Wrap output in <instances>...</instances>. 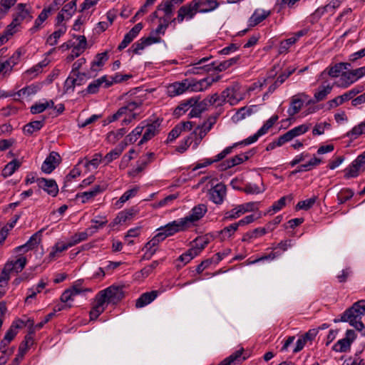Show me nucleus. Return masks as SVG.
<instances>
[{"label":"nucleus","mask_w":365,"mask_h":365,"mask_svg":"<svg viewBox=\"0 0 365 365\" xmlns=\"http://www.w3.org/2000/svg\"><path fill=\"white\" fill-rule=\"evenodd\" d=\"M364 315L365 299H361L354 303L350 308L347 309L341 314L340 319H334V322H349L356 330L361 331L364 328V325L361 322V318Z\"/></svg>","instance_id":"f257e3e1"},{"label":"nucleus","mask_w":365,"mask_h":365,"mask_svg":"<svg viewBox=\"0 0 365 365\" xmlns=\"http://www.w3.org/2000/svg\"><path fill=\"white\" fill-rule=\"evenodd\" d=\"M364 315L365 299H361L354 303L350 308L347 309L341 314L340 319H334V322H349L356 330L361 331L364 328V325L361 322V318Z\"/></svg>","instance_id":"f03ea898"},{"label":"nucleus","mask_w":365,"mask_h":365,"mask_svg":"<svg viewBox=\"0 0 365 365\" xmlns=\"http://www.w3.org/2000/svg\"><path fill=\"white\" fill-rule=\"evenodd\" d=\"M208 109L210 106H215L216 107L221 106L223 103L227 101L231 105L236 103L237 100L234 97L233 89H225L222 92L221 96L215 93L211 96H207L202 100Z\"/></svg>","instance_id":"7ed1b4c3"},{"label":"nucleus","mask_w":365,"mask_h":365,"mask_svg":"<svg viewBox=\"0 0 365 365\" xmlns=\"http://www.w3.org/2000/svg\"><path fill=\"white\" fill-rule=\"evenodd\" d=\"M197 3L194 0L181 6L177 11V16L172 19L171 22L176 24H182L184 21H189L194 19L198 13L197 9Z\"/></svg>","instance_id":"20e7f679"},{"label":"nucleus","mask_w":365,"mask_h":365,"mask_svg":"<svg viewBox=\"0 0 365 365\" xmlns=\"http://www.w3.org/2000/svg\"><path fill=\"white\" fill-rule=\"evenodd\" d=\"M16 9V14L11 24L8 26V29L6 31L9 35H13V34L16 32V30L13 31L15 27L20 26L23 22L31 21L33 18L30 9L27 8L26 4H19Z\"/></svg>","instance_id":"39448f33"},{"label":"nucleus","mask_w":365,"mask_h":365,"mask_svg":"<svg viewBox=\"0 0 365 365\" xmlns=\"http://www.w3.org/2000/svg\"><path fill=\"white\" fill-rule=\"evenodd\" d=\"M216 121V116H210L202 125L197 126L193 132L191 133L192 135L195 137L194 145H192L194 149H196L198 147L202 140L212 129Z\"/></svg>","instance_id":"423d86ee"},{"label":"nucleus","mask_w":365,"mask_h":365,"mask_svg":"<svg viewBox=\"0 0 365 365\" xmlns=\"http://www.w3.org/2000/svg\"><path fill=\"white\" fill-rule=\"evenodd\" d=\"M141 103L140 101H130L125 106L120 108L116 113L107 117L106 122L110 123L120 118L128 116L129 114L138 113L136 110L140 108Z\"/></svg>","instance_id":"0eeeda50"},{"label":"nucleus","mask_w":365,"mask_h":365,"mask_svg":"<svg viewBox=\"0 0 365 365\" xmlns=\"http://www.w3.org/2000/svg\"><path fill=\"white\" fill-rule=\"evenodd\" d=\"M351 66V64L349 62H340L330 64L322 72H321L319 76V80L325 79L327 76H330L331 78H340L341 74L344 71V70H348Z\"/></svg>","instance_id":"6e6552de"},{"label":"nucleus","mask_w":365,"mask_h":365,"mask_svg":"<svg viewBox=\"0 0 365 365\" xmlns=\"http://www.w3.org/2000/svg\"><path fill=\"white\" fill-rule=\"evenodd\" d=\"M109 304L105 294H103L102 291H100L96 295L92 309L90 311L91 320L96 319L104 312Z\"/></svg>","instance_id":"1a4fd4ad"},{"label":"nucleus","mask_w":365,"mask_h":365,"mask_svg":"<svg viewBox=\"0 0 365 365\" xmlns=\"http://www.w3.org/2000/svg\"><path fill=\"white\" fill-rule=\"evenodd\" d=\"M255 207V205L254 202L238 205L232 210L225 212L223 220L227 221L237 219L246 212L253 211Z\"/></svg>","instance_id":"9d476101"},{"label":"nucleus","mask_w":365,"mask_h":365,"mask_svg":"<svg viewBox=\"0 0 365 365\" xmlns=\"http://www.w3.org/2000/svg\"><path fill=\"white\" fill-rule=\"evenodd\" d=\"M207 211V206L204 204H199L195 206L190 212L189 215L186 217L181 218L186 225L187 228H189L193 225L196 222L200 220L204 217Z\"/></svg>","instance_id":"9b49d317"},{"label":"nucleus","mask_w":365,"mask_h":365,"mask_svg":"<svg viewBox=\"0 0 365 365\" xmlns=\"http://www.w3.org/2000/svg\"><path fill=\"white\" fill-rule=\"evenodd\" d=\"M309 96L305 93H300L293 96L291 98L290 106L287 110L289 115L294 116L298 113L303 106L304 101L307 100Z\"/></svg>","instance_id":"f8f14e48"},{"label":"nucleus","mask_w":365,"mask_h":365,"mask_svg":"<svg viewBox=\"0 0 365 365\" xmlns=\"http://www.w3.org/2000/svg\"><path fill=\"white\" fill-rule=\"evenodd\" d=\"M101 291L110 304H116L123 297V289L119 286L111 285Z\"/></svg>","instance_id":"ddd939ff"},{"label":"nucleus","mask_w":365,"mask_h":365,"mask_svg":"<svg viewBox=\"0 0 365 365\" xmlns=\"http://www.w3.org/2000/svg\"><path fill=\"white\" fill-rule=\"evenodd\" d=\"M60 155L56 152L50 153L49 155L45 159L41 165V170L46 173H51L61 163Z\"/></svg>","instance_id":"4468645a"},{"label":"nucleus","mask_w":365,"mask_h":365,"mask_svg":"<svg viewBox=\"0 0 365 365\" xmlns=\"http://www.w3.org/2000/svg\"><path fill=\"white\" fill-rule=\"evenodd\" d=\"M182 220L178 219L171 222L168 223L164 227H161L158 230H163L167 237L173 235L174 234L187 230Z\"/></svg>","instance_id":"2eb2a0df"},{"label":"nucleus","mask_w":365,"mask_h":365,"mask_svg":"<svg viewBox=\"0 0 365 365\" xmlns=\"http://www.w3.org/2000/svg\"><path fill=\"white\" fill-rule=\"evenodd\" d=\"M190 88L187 80L182 82L176 81L167 86V94L170 97H175L183 94Z\"/></svg>","instance_id":"dca6fc26"},{"label":"nucleus","mask_w":365,"mask_h":365,"mask_svg":"<svg viewBox=\"0 0 365 365\" xmlns=\"http://www.w3.org/2000/svg\"><path fill=\"white\" fill-rule=\"evenodd\" d=\"M333 85L331 83H322L318 87L314 93V99H309L308 104L314 103L325 100L327 96L331 92Z\"/></svg>","instance_id":"f3484780"},{"label":"nucleus","mask_w":365,"mask_h":365,"mask_svg":"<svg viewBox=\"0 0 365 365\" xmlns=\"http://www.w3.org/2000/svg\"><path fill=\"white\" fill-rule=\"evenodd\" d=\"M143 29V24L138 23L135 24L125 36L121 43L118 46V50L122 51L126 48L134 38L137 37Z\"/></svg>","instance_id":"a211bd4d"},{"label":"nucleus","mask_w":365,"mask_h":365,"mask_svg":"<svg viewBox=\"0 0 365 365\" xmlns=\"http://www.w3.org/2000/svg\"><path fill=\"white\" fill-rule=\"evenodd\" d=\"M41 234L40 232H37L34 234L24 245L16 247L14 249V252H20L23 251L24 252H26L29 250H31L38 246V245L41 242Z\"/></svg>","instance_id":"6ab92c4d"},{"label":"nucleus","mask_w":365,"mask_h":365,"mask_svg":"<svg viewBox=\"0 0 365 365\" xmlns=\"http://www.w3.org/2000/svg\"><path fill=\"white\" fill-rule=\"evenodd\" d=\"M356 81L357 80L356 79L352 70L349 68L348 70H344V71L341 74L340 78L336 82V85L341 88H347Z\"/></svg>","instance_id":"aec40b11"},{"label":"nucleus","mask_w":365,"mask_h":365,"mask_svg":"<svg viewBox=\"0 0 365 365\" xmlns=\"http://www.w3.org/2000/svg\"><path fill=\"white\" fill-rule=\"evenodd\" d=\"M77 40L78 41V44L73 46L71 54L66 58L68 62H71L78 57L86 48L87 41L84 36H78Z\"/></svg>","instance_id":"412c9836"},{"label":"nucleus","mask_w":365,"mask_h":365,"mask_svg":"<svg viewBox=\"0 0 365 365\" xmlns=\"http://www.w3.org/2000/svg\"><path fill=\"white\" fill-rule=\"evenodd\" d=\"M197 2V9L198 13H210L217 9L220 3L217 0H194Z\"/></svg>","instance_id":"4be33fe9"},{"label":"nucleus","mask_w":365,"mask_h":365,"mask_svg":"<svg viewBox=\"0 0 365 365\" xmlns=\"http://www.w3.org/2000/svg\"><path fill=\"white\" fill-rule=\"evenodd\" d=\"M38 185L40 188L45 190L48 195L56 196L58 192V187L55 180H47L46 178H38L37 180Z\"/></svg>","instance_id":"5701e85b"},{"label":"nucleus","mask_w":365,"mask_h":365,"mask_svg":"<svg viewBox=\"0 0 365 365\" xmlns=\"http://www.w3.org/2000/svg\"><path fill=\"white\" fill-rule=\"evenodd\" d=\"M40 90V87L37 85L31 84L26 86L18 92L14 93H9L5 95L6 97L14 96L15 100H19L20 98H29L31 96L35 95Z\"/></svg>","instance_id":"b1692460"},{"label":"nucleus","mask_w":365,"mask_h":365,"mask_svg":"<svg viewBox=\"0 0 365 365\" xmlns=\"http://www.w3.org/2000/svg\"><path fill=\"white\" fill-rule=\"evenodd\" d=\"M210 199L215 204H221L226 195V187L222 183H218L210 190Z\"/></svg>","instance_id":"393cba45"},{"label":"nucleus","mask_w":365,"mask_h":365,"mask_svg":"<svg viewBox=\"0 0 365 365\" xmlns=\"http://www.w3.org/2000/svg\"><path fill=\"white\" fill-rule=\"evenodd\" d=\"M270 14V11H267L262 9H256L248 20L249 26L254 27L258 25L259 23L267 19Z\"/></svg>","instance_id":"a878e982"},{"label":"nucleus","mask_w":365,"mask_h":365,"mask_svg":"<svg viewBox=\"0 0 365 365\" xmlns=\"http://www.w3.org/2000/svg\"><path fill=\"white\" fill-rule=\"evenodd\" d=\"M365 165L356 158L352 163L346 169L345 177L347 178H356L359 173L364 171Z\"/></svg>","instance_id":"bb28decb"},{"label":"nucleus","mask_w":365,"mask_h":365,"mask_svg":"<svg viewBox=\"0 0 365 365\" xmlns=\"http://www.w3.org/2000/svg\"><path fill=\"white\" fill-rule=\"evenodd\" d=\"M137 213L138 210L134 207L123 210L118 214L110 225L114 227L116 225L124 223L131 220Z\"/></svg>","instance_id":"cd10ccee"},{"label":"nucleus","mask_w":365,"mask_h":365,"mask_svg":"<svg viewBox=\"0 0 365 365\" xmlns=\"http://www.w3.org/2000/svg\"><path fill=\"white\" fill-rule=\"evenodd\" d=\"M145 131L143 138L139 142V145H142L153 138L159 132V124L154 122L150 124L143 125Z\"/></svg>","instance_id":"c85d7f7f"},{"label":"nucleus","mask_w":365,"mask_h":365,"mask_svg":"<svg viewBox=\"0 0 365 365\" xmlns=\"http://www.w3.org/2000/svg\"><path fill=\"white\" fill-rule=\"evenodd\" d=\"M158 294L159 292L157 290H153L149 292L143 293L140 296L139 298L137 299L135 302V307L137 308H142L149 304L156 299Z\"/></svg>","instance_id":"c756f323"},{"label":"nucleus","mask_w":365,"mask_h":365,"mask_svg":"<svg viewBox=\"0 0 365 365\" xmlns=\"http://www.w3.org/2000/svg\"><path fill=\"white\" fill-rule=\"evenodd\" d=\"M254 154V152L252 150H250L248 152H246L245 153H241L239 155H237L232 158L229 159L226 162V168H230L235 165H240L243 162L247 160L251 156H252Z\"/></svg>","instance_id":"7c9ffc66"},{"label":"nucleus","mask_w":365,"mask_h":365,"mask_svg":"<svg viewBox=\"0 0 365 365\" xmlns=\"http://www.w3.org/2000/svg\"><path fill=\"white\" fill-rule=\"evenodd\" d=\"M126 148V143L120 142L115 148L112 149L103 158L106 164L111 163L113 160L117 159L123 152Z\"/></svg>","instance_id":"2f4dec72"},{"label":"nucleus","mask_w":365,"mask_h":365,"mask_svg":"<svg viewBox=\"0 0 365 365\" xmlns=\"http://www.w3.org/2000/svg\"><path fill=\"white\" fill-rule=\"evenodd\" d=\"M126 133L127 130L124 128L110 131L106 136V141L108 144L114 145L121 139Z\"/></svg>","instance_id":"473e14b6"},{"label":"nucleus","mask_w":365,"mask_h":365,"mask_svg":"<svg viewBox=\"0 0 365 365\" xmlns=\"http://www.w3.org/2000/svg\"><path fill=\"white\" fill-rule=\"evenodd\" d=\"M70 248L68 243H64L62 242H57L51 249V252L48 254V259L50 261L54 260L56 258L60 257V255L63 251Z\"/></svg>","instance_id":"72a5a7b5"},{"label":"nucleus","mask_w":365,"mask_h":365,"mask_svg":"<svg viewBox=\"0 0 365 365\" xmlns=\"http://www.w3.org/2000/svg\"><path fill=\"white\" fill-rule=\"evenodd\" d=\"M207 59L205 58L200 60L197 63H195L191 68H190L187 73L190 74H201L203 71L209 72L212 70V65H205L201 66L200 65L205 62Z\"/></svg>","instance_id":"f704fd0d"},{"label":"nucleus","mask_w":365,"mask_h":365,"mask_svg":"<svg viewBox=\"0 0 365 365\" xmlns=\"http://www.w3.org/2000/svg\"><path fill=\"white\" fill-rule=\"evenodd\" d=\"M49 62L50 61L46 58L38 63L34 65L31 68L28 69L25 72V74L27 75L29 78H33L39 73H41L42 72L43 68L48 66Z\"/></svg>","instance_id":"c9c22d12"},{"label":"nucleus","mask_w":365,"mask_h":365,"mask_svg":"<svg viewBox=\"0 0 365 365\" xmlns=\"http://www.w3.org/2000/svg\"><path fill=\"white\" fill-rule=\"evenodd\" d=\"M47 285L46 282L43 279H41L38 283L27 290V297H26L25 302H29L30 299H34L38 293H40Z\"/></svg>","instance_id":"e433bc0d"},{"label":"nucleus","mask_w":365,"mask_h":365,"mask_svg":"<svg viewBox=\"0 0 365 365\" xmlns=\"http://www.w3.org/2000/svg\"><path fill=\"white\" fill-rule=\"evenodd\" d=\"M26 258L24 256H20L16 260L8 261L6 264H11V271L12 272H21L26 264Z\"/></svg>","instance_id":"4c0bfd02"},{"label":"nucleus","mask_w":365,"mask_h":365,"mask_svg":"<svg viewBox=\"0 0 365 365\" xmlns=\"http://www.w3.org/2000/svg\"><path fill=\"white\" fill-rule=\"evenodd\" d=\"M363 134H365V120L353 127L351 130L346 133V136L350 140H354Z\"/></svg>","instance_id":"58836bf2"},{"label":"nucleus","mask_w":365,"mask_h":365,"mask_svg":"<svg viewBox=\"0 0 365 365\" xmlns=\"http://www.w3.org/2000/svg\"><path fill=\"white\" fill-rule=\"evenodd\" d=\"M196 102L197 98L194 97L184 101L175 109V115L180 116L184 114L190 108L191 109L192 106H193Z\"/></svg>","instance_id":"ea45409f"},{"label":"nucleus","mask_w":365,"mask_h":365,"mask_svg":"<svg viewBox=\"0 0 365 365\" xmlns=\"http://www.w3.org/2000/svg\"><path fill=\"white\" fill-rule=\"evenodd\" d=\"M143 123H141L138 126H137L131 133H130L125 138L122 140V143H125L126 146L128 144H131L135 143L137 139L140 136L144 130V126L143 125Z\"/></svg>","instance_id":"a19ab883"},{"label":"nucleus","mask_w":365,"mask_h":365,"mask_svg":"<svg viewBox=\"0 0 365 365\" xmlns=\"http://www.w3.org/2000/svg\"><path fill=\"white\" fill-rule=\"evenodd\" d=\"M104 190V188L101 187L99 185H96L94 187H93L90 190L83 192L81 195H78V197L82 198V202L85 203L90 199H92L95 196H96L100 192H103Z\"/></svg>","instance_id":"79ce46f5"},{"label":"nucleus","mask_w":365,"mask_h":365,"mask_svg":"<svg viewBox=\"0 0 365 365\" xmlns=\"http://www.w3.org/2000/svg\"><path fill=\"white\" fill-rule=\"evenodd\" d=\"M269 130V129L266 125H263L256 133L242 140V144H244V145H247L255 143L259 137L265 135Z\"/></svg>","instance_id":"37998d69"},{"label":"nucleus","mask_w":365,"mask_h":365,"mask_svg":"<svg viewBox=\"0 0 365 365\" xmlns=\"http://www.w3.org/2000/svg\"><path fill=\"white\" fill-rule=\"evenodd\" d=\"M52 8H44L38 15V18L35 20L34 26L31 28L33 32L37 31L41 25L46 20L48 15L50 14Z\"/></svg>","instance_id":"c03bdc74"},{"label":"nucleus","mask_w":365,"mask_h":365,"mask_svg":"<svg viewBox=\"0 0 365 365\" xmlns=\"http://www.w3.org/2000/svg\"><path fill=\"white\" fill-rule=\"evenodd\" d=\"M206 110H207V108L203 101H199V98H197V102L193 106H192L191 110L189 113V116L190 118L198 117L203 111Z\"/></svg>","instance_id":"a18cd8bd"},{"label":"nucleus","mask_w":365,"mask_h":365,"mask_svg":"<svg viewBox=\"0 0 365 365\" xmlns=\"http://www.w3.org/2000/svg\"><path fill=\"white\" fill-rule=\"evenodd\" d=\"M43 124L44 120L30 122L24 127V132L25 134L31 135L34 132L39 130Z\"/></svg>","instance_id":"49530a36"},{"label":"nucleus","mask_w":365,"mask_h":365,"mask_svg":"<svg viewBox=\"0 0 365 365\" xmlns=\"http://www.w3.org/2000/svg\"><path fill=\"white\" fill-rule=\"evenodd\" d=\"M108 60V52L105 51L101 53H98L95 59L91 63V69L93 71H96V67L101 68L103 66V65L106 63V62Z\"/></svg>","instance_id":"de8ad7c7"},{"label":"nucleus","mask_w":365,"mask_h":365,"mask_svg":"<svg viewBox=\"0 0 365 365\" xmlns=\"http://www.w3.org/2000/svg\"><path fill=\"white\" fill-rule=\"evenodd\" d=\"M238 227L237 224L232 223L225 227H224L220 232V236L222 240H226L227 239H230L232 237L235 232L237 230Z\"/></svg>","instance_id":"09e8293b"},{"label":"nucleus","mask_w":365,"mask_h":365,"mask_svg":"<svg viewBox=\"0 0 365 365\" xmlns=\"http://www.w3.org/2000/svg\"><path fill=\"white\" fill-rule=\"evenodd\" d=\"M138 191V187H134L125 191L119 198V200L115 202V206L118 208H120L126 201H128L130 198L135 196Z\"/></svg>","instance_id":"8fccbe9b"},{"label":"nucleus","mask_w":365,"mask_h":365,"mask_svg":"<svg viewBox=\"0 0 365 365\" xmlns=\"http://www.w3.org/2000/svg\"><path fill=\"white\" fill-rule=\"evenodd\" d=\"M66 28L64 25H61L58 30L55 31L51 36L47 38V43L50 46H54L57 44L58 40L60 37L66 33Z\"/></svg>","instance_id":"3c124183"},{"label":"nucleus","mask_w":365,"mask_h":365,"mask_svg":"<svg viewBox=\"0 0 365 365\" xmlns=\"http://www.w3.org/2000/svg\"><path fill=\"white\" fill-rule=\"evenodd\" d=\"M193 247L200 253L210 243V237L207 235L197 237L193 242Z\"/></svg>","instance_id":"603ef678"},{"label":"nucleus","mask_w":365,"mask_h":365,"mask_svg":"<svg viewBox=\"0 0 365 365\" xmlns=\"http://www.w3.org/2000/svg\"><path fill=\"white\" fill-rule=\"evenodd\" d=\"M21 165V163L14 160L9 163L3 169L2 175L5 178L11 176Z\"/></svg>","instance_id":"864d4df0"},{"label":"nucleus","mask_w":365,"mask_h":365,"mask_svg":"<svg viewBox=\"0 0 365 365\" xmlns=\"http://www.w3.org/2000/svg\"><path fill=\"white\" fill-rule=\"evenodd\" d=\"M174 6L168 0H163L158 6V11H163L164 16H172L173 13Z\"/></svg>","instance_id":"5fc2aeb1"},{"label":"nucleus","mask_w":365,"mask_h":365,"mask_svg":"<svg viewBox=\"0 0 365 365\" xmlns=\"http://www.w3.org/2000/svg\"><path fill=\"white\" fill-rule=\"evenodd\" d=\"M88 237V235L86 231L76 233L71 237V239L67 243L68 244V246L71 247L80 243L82 241H85L86 240H87Z\"/></svg>","instance_id":"6e6d98bb"},{"label":"nucleus","mask_w":365,"mask_h":365,"mask_svg":"<svg viewBox=\"0 0 365 365\" xmlns=\"http://www.w3.org/2000/svg\"><path fill=\"white\" fill-rule=\"evenodd\" d=\"M76 2L77 0H72L71 1L64 5V6L62 8L61 11L66 14L67 19H70L71 17L76 11Z\"/></svg>","instance_id":"4d7b16f0"},{"label":"nucleus","mask_w":365,"mask_h":365,"mask_svg":"<svg viewBox=\"0 0 365 365\" xmlns=\"http://www.w3.org/2000/svg\"><path fill=\"white\" fill-rule=\"evenodd\" d=\"M321 162V159L314 157L312 159H310L307 163L300 165L298 167V170L296 172L309 171L312 170L314 167L319 165Z\"/></svg>","instance_id":"13d9d810"},{"label":"nucleus","mask_w":365,"mask_h":365,"mask_svg":"<svg viewBox=\"0 0 365 365\" xmlns=\"http://www.w3.org/2000/svg\"><path fill=\"white\" fill-rule=\"evenodd\" d=\"M239 58H240L239 56H237V57H233L230 59L223 61L220 62L217 66H215V67L212 66V69H215V70H217L219 71H225L226 69L230 68L231 66L235 64L237 62V61L239 60Z\"/></svg>","instance_id":"bf43d9fd"},{"label":"nucleus","mask_w":365,"mask_h":365,"mask_svg":"<svg viewBox=\"0 0 365 365\" xmlns=\"http://www.w3.org/2000/svg\"><path fill=\"white\" fill-rule=\"evenodd\" d=\"M194 138L195 137L192 135V133H190L180 142L179 145L176 148V150L180 153H183L187 150L192 143H194Z\"/></svg>","instance_id":"052dcab7"},{"label":"nucleus","mask_w":365,"mask_h":365,"mask_svg":"<svg viewBox=\"0 0 365 365\" xmlns=\"http://www.w3.org/2000/svg\"><path fill=\"white\" fill-rule=\"evenodd\" d=\"M354 195V192L349 188L342 189L337 194V200L339 204H343L346 202L347 200H350Z\"/></svg>","instance_id":"680f3d73"},{"label":"nucleus","mask_w":365,"mask_h":365,"mask_svg":"<svg viewBox=\"0 0 365 365\" xmlns=\"http://www.w3.org/2000/svg\"><path fill=\"white\" fill-rule=\"evenodd\" d=\"M351 344L348 339H341L339 340L333 346V350L336 352H346L349 349Z\"/></svg>","instance_id":"e2e57ef3"},{"label":"nucleus","mask_w":365,"mask_h":365,"mask_svg":"<svg viewBox=\"0 0 365 365\" xmlns=\"http://www.w3.org/2000/svg\"><path fill=\"white\" fill-rule=\"evenodd\" d=\"M243 351L244 349L241 348L240 349L236 351L230 356L224 359L219 365H231V363L235 361H240Z\"/></svg>","instance_id":"0e129e2a"},{"label":"nucleus","mask_w":365,"mask_h":365,"mask_svg":"<svg viewBox=\"0 0 365 365\" xmlns=\"http://www.w3.org/2000/svg\"><path fill=\"white\" fill-rule=\"evenodd\" d=\"M292 197L290 195L288 196H284L281 197L277 201L274 202L272 207H270V210H272L274 212H277L282 210L285 205L287 200L291 201Z\"/></svg>","instance_id":"69168bd1"},{"label":"nucleus","mask_w":365,"mask_h":365,"mask_svg":"<svg viewBox=\"0 0 365 365\" xmlns=\"http://www.w3.org/2000/svg\"><path fill=\"white\" fill-rule=\"evenodd\" d=\"M364 90V87L363 86L359 85V86H356L354 88H351V90L345 92L342 95H343L345 101H348L351 99L353 100L357 94L363 92Z\"/></svg>","instance_id":"338daca9"},{"label":"nucleus","mask_w":365,"mask_h":365,"mask_svg":"<svg viewBox=\"0 0 365 365\" xmlns=\"http://www.w3.org/2000/svg\"><path fill=\"white\" fill-rule=\"evenodd\" d=\"M78 85H81L80 82H78V77L72 75H71L66 78L65 83H64V88L66 92L68 91H73L75 86Z\"/></svg>","instance_id":"774afa93"}]
</instances>
